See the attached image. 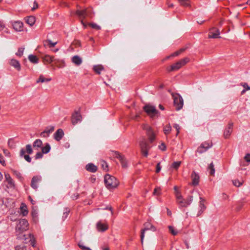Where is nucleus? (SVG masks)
Returning <instances> with one entry per match:
<instances>
[{
  "mask_svg": "<svg viewBox=\"0 0 250 250\" xmlns=\"http://www.w3.org/2000/svg\"><path fill=\"white\" fill-rule=\"evenodd\" d=\"M17 221L16 226V235L21 234L29 229V224L27 220H15Z\"/></svg>",
  "mask_w": 250,
  "mask_h": 250,
  "instance_id": "1",
  "label": "nucleus"
},
{
  "mask_svg": "<svg viewBox=\"0 0 250 250\" xmlns=\"http://www.w3.org/2000/svg\"><path fill=\"white\" fill-rule=\"evenodd\" d=\"M104 182L106 187L111 189L116 188L119 185V181L114 176L109 174H106L104 176Z\"/></svg>",
  "mask_w": 250,
  "mask_h": 250,
  "instance_id": "2",
  "label": "nucleus"
},
{
  "mask_svg": "<svg viewBox=\"0 0 250 250\" xmlns=\"http://www.w3.org/2000/svg\"><path fill=\"white\" fill-rule=\"evenodd\" d=\"M144 111L151 118L158 117L160 115L159 112L156 109L155 107L149 104H146L143 107Z\"/></svg>",
  "mask_w": 250,
  "mask_h": 250,
  "instance_id": "3",
  "label": "nucleus"
},
{
  "mask_svg": "<svg viewBox=\"0 0 250 250\" xmlns=\"http://www.w3.org/2000/svg\"><path fill=\"white\" fill-rule=\"evenodd\" d=\"M172 98L173 99L174 106L176 110L181 109L184 105V100L179 94L172 93Z\"/></svg>",
  "mask_w": 250,
  "mask_h": 250,
  "instance_id": "4",
  "label": "nucleus"
},
{
  "mask_svg": "<svg viewBox=\"0 0 250 250\" xmlns=\"http://www.w3.org/2000/svg\"><path fill=\"white\" fill-rule=\"evenodd\" d=\"M17 238L22 241L25 244L29 243L33 247H35V239L33 234L30 233L28 234H21L20 235H17Z\"/></svg>",
  "mask_w": 250,
  "mask_h": 250,
  "instance_id": "5",
  "label": "nucleus"
},
{
  "mask_svg": "<svg viewBox=\"0 0 250 250\" xmlns=\"http://www.w3.org/2000/svg\"><path fill=\"white\" fill-rule=\"evenodd\" d=\"M139 146L143 155L145 157H147L150 146L148 145L146 139L144 137L141 138L139 141Z\"/></svg>",
  "mask_w": 250,
  "mask_h": 250,
  "instance_id": "6",
  "label": "nucleus"
},
{
  "mask_svg": "<svg viewBox=\"0 0 250 250\" xmlns=\"http://www.w3.org/2000/svg\"><path fill=\"white\" fill-rule=\"evenodd\" d=\"M142 128L146 131L150 143H152L155 140L156 135L152 127L147 125L144 124L142 125Z\"/></svg>",
  "mask_w": 250,
  "mask_h": 250,
  "instance_id": "7",
  "label": "nucleus"
},
{
  "mask_svg": "<svg viewBox=\"0 0 250 250\" xmlns=\"http://www.w3.org/2000/svg\"><path fill=\"white\" fill-rule=\"evenodd\" d=\"M189 62V59L188 57H186L183 59H181L171 65L170 71H175L178 70Z\"/></svg>",
  "mask_w": 250,
  "mask_h": 250,
  "instance_id": "8",
  "label": "nucleus"
},
{
  "mask_svg": "<svg viewBox=\"0 0 250 250\" xmlns=\"http://www.w3.org/2000/svg\"><path fill=\"white\" fill-rule=\"evenodd\" d=\"M76 14L82 19L81 23L83 24L84 28L86 27V24L83 22V19L86 17H91V13L90 10L85 9L83 10H77Z\"/></svg>",
  "mask_w": 250,
  "mask_h": 250,
  "instance_id": "9",
  "label": "nucleus"
},
{
  "mask_svg": "<svg viewBox=\"0 0 250 250\" xmlns=\"http://www.w3.org/2000/svg\"><path fill=\"white\" fill-rule=\"evenodd\" d=\"M144 229H142L141 233V241L142 244L143 243V240L145 237V232L146 231L148 230H151L152 231H154L156 230L155 227L153 226L149 221L145 223L144 224Z\"/></svg>",
  "mask_w": 250,
  "mask_h": 250,
  "instance_id": "10",
  "label": "nucleus"
},
{
  "mask_svg": "<svg viewBox=\"0 0 250 250\" xmlns=\"http://www.w3.org/2000/svg\"><path fill=\"white\" fill-rule=\"evenodd\" d=\"M113 155L119 160L123 168H126L127 167V162L124 155L118 151L113 152Z\"/></svg>",
  "mask_w": 250,
  "mask_h": 250,
  "instance_id": "11",
  "label": "nucleus"
},
{
  "mask_svg": "<svg viewBox=\"0 0 250 250\" xmlns=\"http://www.w3.org/2000/svg\"><path fill=\"white\" fill-rule=\"evenodd\" d=\"M233 123L232 122L229 123L224 132V137L225 139L229 138L233 130Z\"/></svg>",
  "mask_w": 250,
  "mask_h": 250,
  "instance_id": "12",
  "label": "nucleus"
},
{
  "mask_svg": "<svg viewBox=\"0 0 250 250\" xmlns=\"http://www.w3.org/2000/svg\"><path fill=\"white\" fill-rule=\"evenodd\" d=\"M108 225L106 222H102L100 221L96 224V228L99 232H104L108 229Z\"/></svg>",
  "mask_w": 250,
  "mask_h": 250,
  "instance_id": "13",
  "label": "nucleus"
},
{
  "mask_svg": "<svg viewBox=\"0 0 250 250\" xmlns=\"http://www.w3.org/2000/svg\"><path fill=\"white\" fill-rule=\"evenodd\" d=\"M82 117L81 114L78 112H75L72 115L71 122L73 125H76L78 123L81 122Z\"/></svg>",
  "mask_w": 250,
  "mask_h": 250,
  "instance_id": "14",
  "label": "nucleus"
},
{
  "mask_svg": "<svg viewBox=\"0 0 250 250\" xmlns=\"http://www.w3.org/2000/svg\"><path fill=\"white\" fill-rule=\"evenodd\" d=\"M220 32L219 29L213 27L211 28L209 31L208 33V38H220L221 37L219 36Z\"/></svg>",
  "mask_w": 250,
  "mask_h": 250,
  "instance_id": "15",
  "label": "nucleus"
},
{
  "mask_svg": "<svg viewBox=\"0 0 250 250\" xmlns=\"http://www.w3.org/2000/svg\"><path fill=\"white\" fill-rule=\"evenodd\" d=\"M191 178L192 180V185L193 186H196L199 185L200 176L195 171H192L191 175Z\"/></svg>",
  "mask_w": 250,
  "mask_h": 250,
  "instance_id": "16",
  "label": "nucleus"
},
{
  "mask_svg": "<svg viewBox=\"0 0 250 250\" xmlns=\"http://www.w3.org/2000/svg\"><path fill=\"white\" fill-rule=\"evenodd\" d=\"M42 180V177L41 176H35L32 178V181H31V186L32 188H33L35 189H37L38 185V183L41 182Z\"/></svg>",
  "mask_w": 250,
  "mask_h": 250,
  "instance_id": "17",
  "label": "nucleus"
},
{
  "mask_svg": "<svg viewBox=\"0 0 250 250\" xmlns=\"http://www.w3.org/2000/svg\"><path fill=\"white\" fill-rule=\"evenodd\" d=\"M9 64L10 65L14 67L17 70L20 71L21 69V64L19 62L15 59H11L9 61Z\"/></svg>",
  "mask_w": 250,
  "mask_h": 250,
  "instance_id": "18",
  "label": "nucleus"
},
{
  "mask_svg": "<svg viewBox=\"0 0 250 250\" xmlns=\"http://www.w3.org/2000/svg\"><path fill=\"white\" fill-rule=\"evenodd\" d=\"M64 135V132L62 129H58L54 134V139L57 141H60Z\"/></svg>",
  "mask_w": 250,
  "mask_h": 250,
  "instance_id": "19",
  "label": "nucleus"
},
{
  "mask_svg": "<svg viewBox=\"0 0 250 250\" xmlns=\"http://www.w3.org/2000/svg\"><path fill=\"white\" fill-rule=\"evenodd\" d=\"M176 202L181 207H186L188 206V203H187L186 200L183 199L182 195L179 196L176 198Z\"/></svg>",
  "mask_w": 250,
  "mask_h": 250,
  "instance_id": "20",
  "label": "nucleus"
},
{
  "mask_svg": "<svg viewBox=\"0 0 250 250\" xmlns=\"http://www.w3.org/2000/svg\"><path fill=\"white\" fill-rule=\"evenodd\" d=\"M14 29L17 31H21L23 30V23L20 21H15L13 23Z\"/></svg>",
  "mask_w": 250,
  "mask_h": 250,
  "instance_id": "21",
  "label": "nucleus"
},
{
  "mask_svg": "<svg viewBox=\"0 0 250 250\" xmlns=\"http://www.w3.org/2000/svg\"><path fill=\"white\" fill-rule=\"evenodd\" d=\"M211 145H210L208 143H204L202 144L201 146L198 148L197 151L200 153H202L204 151H206L208 148L210 147Z\"/></svg>",
  "mask_w": 250,
  "mask_h": 250,
  "instance_id": "22",
  "label": "nucleus"
},
{
  "mask_svg": "<svg viewBox=\"0 0 250 250\" xmlns=\"http://www.w3.org/2000/svg\"><path fill=\"white\" fill-rule=\"evenodd\" d=\"M85 169L89 172L94 173L97 171V167L92 163H89L86 165Z\"/></svg>",
  "mask_w": 250,
  "mask_h": 250,
  "instance_id": "23",
  "label": "nucleus"
},
{
  "mask_svg": "<svg viewBox=\"0 0 250 250\" xmlns=\"http://www.w3.org/2000/svg\"><path fill=\"white\" fill-rule=\"evenodd\" d=\"M72 62L76 65H80L82 63V60L79 56L76 55L72 58Z\"/></svg>",
  "mask_w": 250,
  "mask_h": 250,
  "instance_id": "24",
  "label": "nucleus"
},
{
  "mask_svg": "<svg viewBox=\"0 0 250 250\" xmlns=\"http://www.w3.org/2000/svg\"><path fill=\"white\" fill-rule=\"evenodd\" d=\"M57 43V42H52L50 40L47 39L43 42V45L44 46H48L49 48L55 46Z\"/></svg>",
  "mask_w": 250,
  "mask_h": 250,
  "instance_id": "25",
  "label": "nucleus"
},
{
  "mask_svg": "<svg viewBox=\"0 0 250 250\" xmlns=\"http://www.w3.org/2000/svg\"><path fill=\"white\" fill-rule=\"evenodd\" d=\"M43 60L44 61L50 63L53 62H56L57 61L56 59H54V57L52 56H50L49 55H45L43 58Z\"/></svg>",
  "mask_w": 250,
  "mask_h": 250,
  "instance_id": "26",
  "label": "nucleus"
},
{
  "mask_svg": "<svg viewBox=\"0 0 250 250\" xmlns=\"http://www.w3.org/2000/svg\"><path fill=\"white\" fill-rule=\"evenodd\" d=\"M20 209H21V214L23 216H26L28 213V211L27 210V207L23 203L21 204V207H20Z\"/></svg>",
  "mask_w": 250,
  "mask_h": 250,
  "instance_id": "27",
  "label": "nucleus"
},
{
  "mask_svg": "<svg viewBox=\"0 0 250 250\" xmlns=\"http://www.w3.org/2000/svg\"><path fill=\"white\" fill-rule=\"evenodd\" d=\"M26 22L30 26L34 24L36 21L35 18L34 16H29L26 18Z\"/></svg>",
  "mask_w": 250,
  "mask_h": 250,
  "instance_id": "28",
  "label": "nucleus"
},
{
  "mask_svg": "<svg viewBox=\"0 0 250 250\" xmlns=\"http://www.w3.org/2000/svg\"><path fill=\"white\" fill-rule=\"evenodd\" d=\"M104 69V66L101 64L94 65L93 67V69L94 71V72L98 74H100L101 73V71L103 70Z\"/></svg>",
  "mask_w": 250,
  "mask_h": 250,
  "instance_id": "29",
  "label": "nucleus"
},
{
  "mask_svg": "<svg viewBox=\"0 0 250 250\" xmlns=\"http://www.w3.org/2000/svg\"><path fill=\"white\" fill-rule=\"evenodd\" d=\"M5 177L6 181L7 182L8 184L9 185V186L10 187H14V182H13L12 178L10 177V175L8 173H5Z\"/></svg>",
  "mask_w": 250,
  "mask_h": 250,
  "instance_id": "30",
  "label": "nucleus"
},
{
  "mask_svg": "<svg viewBox=\"0 0 250 250\" xmlns=\"http://www.w3.org/2000/svg\"><path fill=\"white\" fill-rule=\"evenodd\" d=\"M29 60L33 63H37L39 62V59L34 55H30L28 56Z\"/></svg>",
  "mask_w": 250,
  "mask_h": 250,
  "instance_id": "31",
  "label": "nucleus"
},
{
  "mask_svg": "<svg viewBox=\"0 0 250 250\" xmlns=\"http://www.w3.org/2000/svg\"><path fill=\"white\" fill-rule=\"evenodd\" d=\"M178 2L180 3V5L183 6H189L190 5V0H177Z\"/></svg>",
  "mask_w": 250,
  "mask_h": 250,
  "instance_id": "32",
  "label": "nucleus"
},
{
  "mask_svg": "<svg viewBox=\"0 0 250 250\" xmlns=\"http://www.w3.org/2000/svg\"><path fill=\"white\" fill-rule=\"evenodd\" d=\"M42 145V142L40 139L36 140L33 143V147L40 148Z\"/></svg>",
  "mask_w": 250,
  "mask_h": 250,
  "instance_id": "33",
  "label": "nucleus"
},
{
  "mask_svg": "<svg viewBox=\"0 0 250 250\" xmlns=\"http://www.w3.org/2000/svg\"><path fill=\"white\" fill-rule=\"evenodd\" d=\"M51 80V78H45L42 75H41L39 79L37 81V83H43L45 82H49Z\"/></svg>",
  "mask_w": 250,
  "mask_h": 250,
  "instance_id": "34",
  "label": "nucleus"
},
{
  "mask_svg": "<svg viewBox=\"0 0 250 250\" xmlns=\"http://www.w3.org/2000/svg\"><path fill=\"white\" fill-rule=\"evenodd\" d=\"M171 130V127L170 124L167 125L164 128V132L166 135L168 134L170 132Z\"/></svg>",
  "mask_w": 250,
  "mask_h": 250,
  "instance_id": "35",
  "label": "nucleus"
},
{
  "mask_svg": "<svg viewBox=\"0 0 250 250\" xmlns=\"http://www.w3.org/2000/svg\"><path fill=\"white\" fill-rule=\"evenodd\" d=\"M50 150V146L48 144H46L45 146L42 147V153L46 154L49 152Z\"/></svg>",
  "mask_w": 250,
  "mask_h": 250,
  "instance_id": "36",
  "label": "nucleus"
},
{
  "mask_svg": "<svg viewBox=\"0 0 250 250\" xmlns=\"http://www.w3.org/2000/svg\"><path fill=\"white\" fill-rule=\"evenodd\" d=\"M181 164V161H176L172 163L171 167L174 168L175 170H177Z\"/></svg>",
  "mask_w": 250,
  "mask_h": 250,
  "instance_id": "37",
  "label": "nucleus"
},
{
  "mask_svg": "<svg viewBox=\"0 0 250 250\" xmlns=\"http://www.w3.org/2000/svg\"><path fill=\"white\" fill-rule=\"evenodd\" d=\"M208 169L210 170V174L213 175L215 173V168L213 163L210 164L209 166H208Z\"/></svg>",
  "mask_w": 250,
  "mask_h": 250,
  "instance_id": "38",
  "label": "nucleus"
},
{
  "mask_svg": "<svg viewBox=\"0 0 250 250\" xmlns=\"http://www.w3.org/2000/svg\"><path fill=\"white\" fill-rule=\"evenodd\" d=\"M24 50V48L20 47L18 49V52L16 53V55L18 57H21L23 55Z\"/></svg>",
  "mask_w": 250,
  "mask_h": 250,
  "instance_id": "39",
  "label": "nucleus"
},
{
  "mask_svg": "<svg viewBox=\"0 0 250 250\" xmlns=\"http://www.w3.org/2000/svg\"><path fill=\"white\" fill-rule=\"evenodd\" d=\"M168 229H169V230L170 231V232L173 235H176L178 233V231L174 229V228L171 226H169L168 227Z\"/></svg>",
  "mask_w": 250,
  "mask_h": 250,
  "instance_id": "40",
  "label": "nucleus"
},
{
  "mask_svg": "<svg viewBox=\"0 0 250 250\" xmlns=\"http://www.w3.org/2000/svg\"><path fill=\"white\" fill-rule=\"evenodd\" d=\"M12 171L14 175H15L18 179H21L22 178L21 174L19 171L14 169H12Z\"/></svg>",
  "mask_w": 250,
  "mask_h": 250,
  "instance_id": "41",
  "label": "nucleus"
},
{
  "mask_svg": "<svg viewBox=\"0 0 250 250\" xmlns=\"http://www.w3.org/2000/svg\"><path fill=\"white\" fill-rule=\"evenodd\" d=\"M200 205L199 206L201 208V210H204L206 208V206L204 205L205 200L202 198L200 197Z\"/></svg>",
  "mask_w": 250,
  "mask_h": 250,
  "instance_id": "42",
  "label": "nucleus"
},
{
  "mask_svg": "<svg viewBox=\"0 0 250 250\" xmlns=\"http://www.w3.org/2000/svg\"><path fill=\"white\" fill-rule=\"evenodd\" d=\"M233 184L237 187H240L243 184V181H240L238 180H234L232 181Z\"/></svg>",
  "mask_w": 250,
  "mask_h": 250,
  "instance_id": "43",
  "label": "nucleus"
},
{
  "mask_svg": "<svg viewBox=\"0 0 250 250\" xmlns=\"http://www.w3.org/2000/svg\"><path fill=\"white\" fill-rule=\"evenodd\" d=\"M78 246L82 250H92L90 248H89V247H87L86 246H84V245H83V243L82 242H80L79 243H78Z\"/></svg>",
  "mask_w": 250,
  "mask_h": 250,
  "instance_id": "44",
  "label": "nucleus"
},
{
  "mask_svg": "<svg viewBox=\"0 0 250 250\" xmlns=\"http://www.w3.org/2000/svg\"><path fill=\"white\" fill-rule=\"evenodd\" d=\"M101 166L103 168V169L104 170L107 171L108 170V165L107 163L104 161H101Z\"/></svg>",
  "mask_w": 250,
  "mask_h": 250,
  "instance_id": "45",
  "label": "nucleus"
},
{
  "mask_svg": "<svg viewBox=\"0 0 250 250\" xmlns=\"http://www.w3.org/2000/svg\"><path fill=\"white\" fill-rule=\"evenodd\" d=\"M89 25L92 28L96 29V30H100L101 29V27L97 25L96 23H89Z\"/></svg>",
  "mask_w": 250,
  "mask_h": 250,
  "instance_id": "46",
  "label": "nucleus"
},
{
  "mask_svg": "<svg viewBox=\"0 0 250 250\" xmlns=\"http://www.w3.org/2000/svg\"><path fill=\"white\" fill-rule=\"evenodd\" d=\"M174 194L176 197V198L178 197V196H180L181 195V192L179 191L178 189V187L177 186H175L174 187Z\"/></svg>",
  "mask_w": 250,
  "mask_h": 250,
  "instance_id": "47",
  "label": "nucleus"
},
{
  "mask_svg": "<svg viewBox=\"0 0 250 250\" xmlns=\"http://www.w3.org/2000/svg\"><path fill=\"white\" fill-rule=\"evenodd\" d=\"M26 151L28 154H31L33 153V150L30 145H27L26 146Z\"/></svg>",
  "mask_w": 250,
  "mask_h": 250,
  "instance_id": "48",
  "label": "nucleus"
},
{
  "mask_svg": "<svg viewBox=\"0 0 250 250\" xmlns=\"http://www.w3.org/2000/svg\"><path fill=\"white\" fill-rule=\"evenodd\" d=\"M70 212V209H68V208H65L64 209V212H63V215L62 216V217L64 218H66L68 217V214Z\"/></svg>",
  "mask_w": 250,
  "mask_h": 250,
  "instance_id": "49",
  "label": "nucleus"
},
{
  "mask_svg": "<svg viewBox=\"0 0 250 250\" xmlns=\"http://www.w3.org/2000/svg\"><path fill=\"white\" fill-rule=\"evenodd\" d=\"M61 62V64L60 65H57V66L59 68H62L64 66V62L63 61H60L59 60H57L55 62V63L57 64L58 63Z\"/></svg>",
  "mask_w": 250,
  "mask_h": 250,
  "instance_id": "50",
  "label": "nucleus"
},
{
  "mask_svg": "<svg viewBox=\"0 0 250 250\" xmlns=\"http://www.w3.org/2000/svg\"><path fill=\"white\" fill-rule=\"evenodd\" d=\"M161 189L160 187H157L154 189L153 194L154 195H160L161 194L160 191Z\"/></svg>",
  "mask_w": 250,
  "mask_h": 250,
  "instance_id": "51",
  "label": "nucleus"
},
{
  "mask_svg": "<svg viewBox=\"0 0 250 250\" xmlns=\"http://www.w3.org/2000/svg\"><path fill=\"white\" fill-rule=\"evenodd\" d=\"M54 129V126H50V128L48 129V128H46L45 129L44 131H43V132H46V134H48V135H49V133L51 132H52Z\"/></svg>",
  "mask_w": 250,
  "mask_h": 250,
  "instance_id": "52",
  "label": "nucleus"
},
{
  "mask_svg": "<svg viewBox=\"0 0 250 250\" xmlns=\"http://www.w3.org/2000/svg\"><path fill=\"white\" fill-rule=\"evenodd\" d=\"M43 154L42 152H38L36 155H35V159H40V158H42L43 156Z\"/></svg>",
  "mask_w": 250,
  "mask_h": 250,
  "instance_id": "53",
  "label": "nucleus"
},
{
  "mask_svg": "<svg viewBox=\"0 0 250 250\" xmlns=\"http://www.w3.org/2000/svg\"><path fill=\"white\" fill-rule=\"evenodd\" d=\"M180 53L178 51H177L173 53H172L170 56H167L166 58V59H169L170 57H175L178 56Z\"/></svg>",
  "mask_w": 250,
  "mask_h": 250,
  "instance_id": "54",
  "label": "nucleus"
},
{
  "mask_svg": "<svg viewBox=\"0 0 250 250\" xmlns=\"http://www.w3.org/2000/svg\"><path fill=\"white\" fill-rule=\"evenodd\" d=\"M15 250H26V248L24 246H17L15 247Z\"/></svg>",
  "mask_w": 250,
  "mask_h": 250,
  "instance_id": "55",
  "label": "nucleus"
},
{
  "mask_svg": "<svg viewBox=\"0 0 250 250\" xmlns=\"http://www.w3.org/2000/svg\"><path fill=\"white\" fill-rule=\"evenodd\" d=\"M159 148L162 151H165L166 150V146L164 143H162L161 145L159 146Z\"/></svg>",
  "mask_w": 250,
  "mask_h": 250,
  "instance_id": "56",
  "label": "nucleus"
},
{
  "mask_svg": "<svg viewBox=\"0 0 250 250\" xmlns=\"http://www.w3.org/2000/svg\"><path fill=\"white\" fill-rule=\"evenodd\" d=\"M186 200L187 201V203H188V205H189L191 203L193 200V197L191 196H189Z\"/></svg>",
  "mask_w": 250,
  "mask_h": 250,
  "instance_id": "57",
  "label": "nucleus"
},
{
  "mask_svg": "<svg viewBox=\"0 0 250 250\" xmlns=\"http://www.w3.org/2000/svg\"><path fill=\"white\" fill-rule=\"evenodd\" d=\"M173 127L176 129L177 131L176 136L178 135V134L179 133V130L180 129L179 125L178 124H174L173 125Z\"/></svg>",
  "mask_w": 250,
  "mask_h": 250,
  "instance_id": "58",
  "label": "nucleus"
},
{
  "mask_svg": "<svg viewBox=\"0 0 250 250\" xmlns=\"http://www.w3.org/2000/svg\"><path fill=\"white\" fill-rule=\"evenodd\" d=\"M161 169V167L160 166V163H159L157 164V166H156V172L159 173Z\"/></svg>",
  "mask_w": 250,
  "mask_h": 250,
  "instance_id": "59",
  "label": "nucleus"
},
{
  "mask_svg": "<svg viewBox=\"0 0 250 250\" xmlns=\"http://www.w3.org/2000/svg\"><path fill=\"white\" fill-rule=\"evenodd\" d=\"M24 158L26 161H27L28 162L30 163L31 161V158L28 155H24Z\"/></svg>",
  "mask_w": 250,
  "mask_h": 250,
  "instance_id": "60",
  "label": "nucleus"
},
{
  "mask_svg": "<svg viewBox=\"0 0 250 250\" xmlns=\"http://www.w3.org/2000/svg\"><path fill=\"white\" fill-rule=\"evenodd\" d=\"M244 158L247 162H250V154H247Z\"/></svg>",
  "mask_w": 250,
  "mask_h": 250,
  "instance_id": "61",
  "label": "nucleus"
},
{
  "mask_svg": "<svg viewBox=\"0 0 250 250\" xmlns=\"http://www.w3.org/2000/svg\"><path fill=\"white\" fill-rule=\"evenodd\" d=\"M38 3L36 1H35L34 2V6H33V7L32 8V10H35V9L38 8Z\"/></svg>",
  "mask_w": 250,
  "mask_h": 250,
  "instance_id": "62",
  "label": "nucleus"
},
{
  "mask_svg": "<svg viewBox=\"0 0 250 250\" xmlns=\"http://www.w3.org/2000/svg\"><path fill=\"white\" fill-rule=\"evenodd\" d=\"M0 163L2 165H4L5 164V161L4 160L3 156L1 154H0Z\"/></svg>",
  "mask_w": 250,
  "mask_h": 250,
  "instance_id": "63",
  "label": "nucleus"
},
{
  "mask_svg": "<svg viewBox=\"0 0 250 250\" xmlns=\"http://www.w3.org/2000/svg\"><path fill=\"white\" fill-rule=\"evenodd\" d=\"M243 86L245 88V89L247 90H250V86L248 85V84L247 83H245L244 84H243Z\"/></svg>",
  "mask_w": 250,
  "mask_h": 250,
  "instance_id": "64",
  "label": "nucleus"
}]
</instances>
